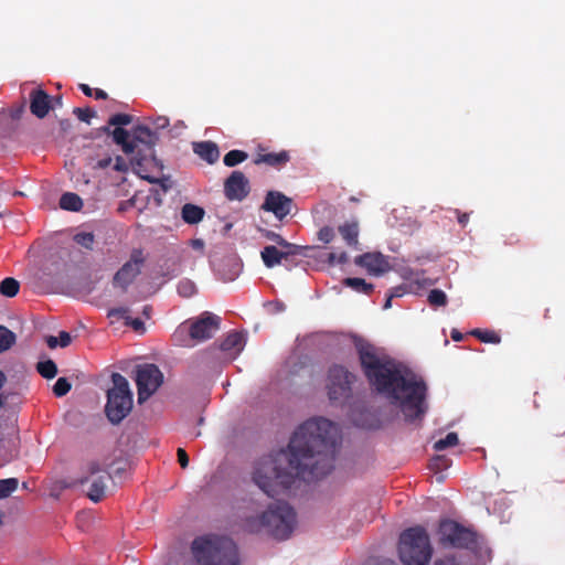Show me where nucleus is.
Wrapping results in <instances>:
<instances>
[{
	"label": "nucleus",
	"mask_w": 565,
	"mask_h": 565,
	"mask_svg": "<svg viewBox=\"0 0 565 565\" xmlns=\"http://www.w3.org/2000/svg\"><path fill=\"white\" fill-rule=\"evenodd\" d=\"M340 443L337 425L326 418H315L300 425L287 448L271 451L257 459L252 481L268 497L285 493L297 479L310 482L333 469Z\"/></svg>",
	"instance_id": "nucleus-1"
},
{
	"label": "nucleus",
	"mask_w": 565,
	"mask_h": 565,
	"mask_svg": "<svg viewBox=\"0 0 565 565\" xmlns=\"http://www.w3.org/2000/svg\"><path fill=\"white\" fill-rule=\"evenodd\" d=\"M356 348L372 386L398 407L407 422L420 419L427 412V386L422 377L370 343Z\"/></svg>",
	"instance_id": "nucleus-2"
},
{
	"label": "nucleus",
	"mask_w": 565,
	"mask_h": 565,
	"mask_svg": "<svg viewBox=\"0 0 565 565\" xmlns=\"http://www.w3.org/2000/svg\"><path fill=\"white\" fill-rule=\"evenodd\" d=\"M297 526V514L286 502L270 503L265 510L247 513L242 519V527L249 534L267 535L277 541H286Z\"/></svg>",
	"instance_id": "nucleus-3"
},
{
	"label": "nucleus",
	"mask_w": 565,
	"mask_h": 565,
	"mask_svg": "<svg viewBox=\"0 0 565 565\" xmlns=\"http://www.w3.org/2000/svg\"><path fill=\"white\" fill-rule=\"evenodd\" d=\"M192 552L201 565H241L238 547L230 537H198L192 543Z\"/></svg>",
	"instance_id": "nucleus-4"
},
{
	"label": "nucleus",
	"mask_w": 565,
	"mask_h": 565,
	"mask_svg": "<svg viewBox=\"0 0 565 565\" xmlns=\"http://www.w3.org/2000/svg\"><path fill=\"white\" fill-rule=\"evenodd\" d=\"M398 553L404 565H427L433 550L426 531L422 527L405 530L399 536Z\"/></svg>",
	"instance_id": "nucleus-5"
},
{
	"label": "nucleus",
	"mask_w": 565,
	"mask_h": 565,
	"mask_svg": "<svg viewBox=\"0 0 565 565\" xmlns=\"http://www.w3.org/2000/svg\"><path fill=\"white\" fill-rule=\"evenodd\" d=\"M113 387L107 392L105 412L113 424H119L132 408V393L125 376L114 373Z\"/></svg>",
	"instance_id": "nucleus-6"
},
{
	"label": "nucleus",
	"mask_w": 565,
	"mask_h": 565,
	"mask_svg": "<svg viewBox=\"0 0 565 565\" xmlns=\"http://www.w3.org/2000/svg\"><path fill=\"white\" fill-rule=\"evenodd\" d=\"M221 318L212 312H203L190 324L182 323L173 334L174 341L182 347H192L191 341L202 342L211 339L220 329Z\"/></svg>",
	"instance_id": "nucleus-7"
},
{
	"label": "nucleus",
	"mask_w": 565,
	"mask_h": 565,
	"mask_svg": "<svg viewBox=\"0 0 565 565\" xmlns=\"http://www.w3.org/2000/svg\"><path fill=\"white\" fill-rule=\"evenodd\" d=\"M109 480L110 476L106 469L98 461L93 460L87 462L79 483L87 486L86 494L92 501L99 502L106 494Z\"/></svg>",
	"instance_id": "nucleus-8"
},
{
	"label": "nucleus",
	"mask_w": 565,
	"mask_h": 565,
	"mask_svg": "<svg viewBox=\"0 0 565 565\" xmlns=\"http://www.w3.org/2000/svg\"><path fill=\"white\" fill-rule=\"evenodd\" d=\"M138 402L143 403L153 395L163 382V374L154 364L147 363L136 367Z\"/></svg>",
	"instance_id": "nucleus-9"
},
{
	"label": "nucleus",
	"mask_w": 565,
	"mask_h": 565,
	"mask_svg": "<svg viewBox=\"0 0 565 565\" xmlns=\"http://www.w3.org/2000/svg\"><path fill=\"white\" fill-rule=\"evenodd\" d=\"M439 534L441 542L452 547L471 548L476 544V534L451 520L440 523Z\"/></svg>",
	"instance_id": "nucleus-10"
},
{
	"label": "nucleus",
	"mask_w": 565,
	"mask_h": 565,
	"mask_svg": "<svg viewBox=\"0 0 565 565\" xmlns=\"http://www.w3.org/2000/svg\"><path fill=\"white\" fill-rule=\"evenodd\" d=\"M354 376L344 367L334 365L329 371L328 394L333 402L345 399L350 393V385Z\"/></svg>",
	"instance_id": "nucleus-11"
},
{
	"label": "nucleus",
	"mask_w": 565,
	"mask_h": 565,
	"mask_svg": "<svg viewBox=\"0 0 565 565\" xmlns=\"http://www.w3.org/2000/svg\"><path fill=\"white\" fill-rule=\"evenodd\" d=\"M143 263L142 253L135 250L128 260L115 275L114 284L122 289H126L134 279L139 275L141 265Z\"/></svg>",
	"instance_id": "nucleus-12"
},
{
	"label": "nucleus",
	"mask_w": 565,
	"mask_h": 565,
	"mask_svg": "<svg viewBox=\"0 0 565 565\" xmlns=\"http://www.w3.org/2000/svg\"><path fill=\"white\" fill-rule=\"evenodd\" d=\"M354 262L373 276H381L391 268L387 258L381 253H365L358 256Z\"/></svg>",
	"instance_id": "nucleus-13"
},
{
	"label": "nucleus",
	"mask_w": 565,
	"mask_h": 565,
	"mask_svg": "<svg viewBox=\"0 0 565 565\" xmlns=\"http://www.w3.org/2000/svg\"><path fill=\"white\" fill-rule=\"evenodd\" d=\"M249 191L248 180L241 171H233L224 184V192L227 199L242 201Z\"/></svg>",
	"instance_id": "nucleus-14"
},
{
	"label": "nucleus",
	"mask_w": 565,
	"mask_h": 565,
	"mask_svg": "<svg viewBox=\"0 0 565 565\" xmlns=\"http://www.w3.org/2000/svg\"><path fill=\"white\" fill-rule=\"evenodd\" d=\"M291 200L280 192L270 191L267 193L263 209L273 212L275 216L282 220L290 213Z\"/></svg>",
	"instance_id": "nucleus-15"
},
{
	"label": "nucleus",
	"mask_w": 565,
	"mask_h": 565,
	"mask_svg": "<svg viewBox=\"0 0 565 565\" xmlns=\"http://www.w3.org/2000/svg\"><path fill=\"white\" fill-rule=\"evenodd\" d=\"M242 271L241 262L234 257L230 256L222 260V263L217 266L216 273L223 281H233L238 277Z\"/></svg>",
	"instance_id": "nucleus-16"
},
{
	"label": "nucleus",
	"mask_w": 565,
	"mask_h": 565,
	"mask_svg": "<svg viewBox=\"0 0 565 565\" xmlns=\"http://www.w3.org/2000/svg\"><path fill=\"white\" fill-rule=\"evenodd\" d=\"M31 113L39 118H44L50 110V96L39 89L31 94Z\"/></svg>",
	"instance_id": "nucleus-17"
},
{
	"label": "nucleus",
	"mask_w": 565,
	"mask_h": 565,
	"mask_svg": "<svg viewBox=\"0 0 565 565\" xmlns=\"http://www.w3.org/2000/svg\"><path fill=\"white\" fill-rule=\"evenodd\" d=\"M290 254H294L292 249H287L286 252H282L279 250L276 246L268 245L265 246L260 252V257L266 267L273 268L279 265L281 260Z\"/></svg>",
	"instance_id": "nucleus-18"
},
{
	"label": "nucleus",
	"mask_w": 565,
	"mask_h": 565,
	"mask_svg": "<svg viewBox=\"0 0 565 565\" xmlns=\"http://www.w3.org/2000/svg\"><path fill=\"white\" fill-rule=\"evenodd\" d=\"M246 343L243 333L234 332L227 335L222 342L221 349L230 354L232 359L236 358L244 349Z\"/></svg>",
	"instance_id": "nucleus-19"
},
{
	"label": "nucleus",
	"mask_w": 565,
	"mask_h": 565,
	"mask_svg": "<svg viewBox=\"0 0 565 565\" xmlns=\"http://www.w3.org/2000/svg\"><path fill=\"white\" fill-rule=\"evenodd\" d=\"M193 151L207 163L212 164L220 158L217 146L212 141H201L193 143Z\"/></svg>",
	"instance_id": "nucleus-20"
},
{
	"label": "nucleus",
	"mask_w": 565,
	"mask_h": 565,
	"mask_svg": "<svg viewBox=\"0 0 565 565\" xmlns=\"http://www.w3.org/2000/svg\"><path fill=\"white\" fill-rule=\"evenodd\" d=\"M156 138V135L146 126H137L131 132V142H135L136 150L138 149L139 143H141L149 152H151Z\"/></svg>",
	"instance_id": "nucleus-21"
},
{
	"label": "nucleus",
	"mask_w": 565,
	"mask_h": 565,
	"mask_svg": "<svg viewBox=\"0 0 565 565\" xmlns=\"http://www.w3.org/2000/svg\"><path fill=\"white\" fill-rule=\"evenodd\" d=\"M204 215V209L192 203L184 204L181 210L182 220L191 225L200 223Z\"/></svg>",
	"instance_id": "nucleus-22"
},
{
	"label": "nucleus",
	"mask_w": 565,
	"mask_h": 565,
	"mask_svg": "<svg viewBox=\"0 0 565 565\" xmlns=\"http://www.w3.org/2000/svg\"><path fill=\"white\" fill-rule=\"evenodd\" d=\"M114 141L121 146L125 153L129 154L136 151L135 142H131V135L121 127H116L113 131Z\"/></svg>",
	"instance_id": "nucleus-23"
},
{
	"label": "nucleus",
	"mask_w": 565,
	"mask_h": 565,
	"mask_svg": "<svg viewBox=\"0 0 565 565\" xmlns=\"http://www.w3.org/2000/svg\"><path fill=\"white\" fill-rule=\"evenodd\" d=\"M60 206L66 211L77 212L82 209L83 201L76 193L66 192L60 199Z\"/></svg>",
	"instance_id": "nucleus-24"
},
{
	"label": "nucleus",
	"mask_w": 565,
	"mask_h": 565,
	"mask_svg": "<svg viewBox=\"0 0 565 565\" xmlns=\"http://www.w3.org/2000/svg\"><path fill=\"white\" fill-rule=\"evenodd\" d=\"M289 160V154L286 151H281L278 153H266L260 154L256 160L255 163H267L269 166H277L281 163H286Z\"/></svg>",
	"instance_id": "nucleus-25"
},
{
	"label": "nucleus",
	"mask_w": 565,
	"mask_h": 565,
	"mask_svg": "<svg viewBox=\"0 0 565 565\" xmlns=\"http://www.w3.org/2000/svg\"><path fill=\"white\" fill-rule=\"evenodd\" d=\"M339 232L349 245L358 244L359 227L356 223H345L339 226Z\"/></svg>",
	"instance_id": "nucleus-26"
},
{
	"label": "nucleus",
	"mask_w": 565,
	"mask_h": 565,
	"mask_svg": "<svg viewBox=\"0 0 565 565\" xmlns=\"http://www.w3.org/2000/svg\"><path fill=\"white\" fill-rule=\"evenodd\" d=\"M19 281L14 278L8 277L0 282V292L4 297H14L19 292Z\"/></svg>",
	"instance_id": "nucleus-27"
},
{
	"label": "nucleus",
	"mask_w": 565,
	"mask_h": 565,
	"mask_svg": "<svg viewBox=\"0 0 565 565\" xmlns=\"http://www.w3.org/2000/svg\"><path fill=\"white\" fill-rule=\"evenodd\" d=\"M19 487L17 478L0 479V500L9 498Z\"/></svg>",
	"instance_id": "nucleus-28"
},
{
	"label": "nucleus",
	"mask_w": 565,
	"mask_h": 565,
	"mask_svg": "<svg viewBox=\"0 0 565 565\" xmlns=\"http://www.w3.org/2000/svg\"><path fill=\"white\" fill-rule=\"evenodd\" d=\"M15 334L8 328L0 326V353L9 350L15 343Z\"/></svg>",
	"instance_id": "nucleus-29"
},
{
	"label": "nucleus",
	"mask_w": 565,
	"mask_h": 565,
	"mask_svg": "<svg viewBox=\"0 0 565 565\" xmlns=\"http://www.w3.org/2000/svg\"><path fill=\"white\" fill-rule=\"evenodd\" d=\"M344 285L352 288L353 290L362 294H370L373 290V285L367 284L362 278H347Z\"/></svg>",
	"instance_id": "nucleus-30"
},
{
	"label": "nucleus",
	"mask_w": 565,
	"mask_h": 565,
	"mask_svg": "<svg viewBox=\"0 0 565 565\" xmlns=\"http://www.w3.org/2000/svg\"><path fill=\"white\" fill-rule=\"evenodd\" d=\"M177 290L181 297L190 298L196 294L198 288L192 280L184 278L179 281Z\"/></svg>",
	"instance_id": "nucleus-31"
},
{
	"label": "nucleus",
	"mask_w": 565,
	"mask_h": 565,
	"mask_svg": "<svg viewBox=\"0 0 565 565\" xmlns=\"http://www.w3.org/2000/svg\"><path fill=\"white\" fill-rule=\"evenodd\" d=\"M459 443L457 433H448L445 438H440L434 444L436 451H443L449 447H454Z\"/></svg>",
	"instance_id": "nucleus-32"
},
{
	"label": "nucleus",
	"mask_w": 565,
	"mask_h": 565,
	"mask_svg": "<svg viewBox=\"0 0 565 565\" xmlns=\"http://www.w3.org/2000/svg\"><path fill=\"white\" fill-rule=\"evenodd\" d=\"M247 153L242 150H231L223 159L226 167H235L247 159Z\"/></svg>",
	"instance_id": "nucleus-33"
},
{
	"label": "nucleus",
	"mask_w": 565,
	"mask_h": 565,
	"mask_svg": "<svg viewBox=\"0 0 565 565\" xmlns=\"http://www.w3.org/2000/svg\"><path fill=\"white\" fill-rule=\"evenodd\" d=\"M36 369L45 379H53L57 373L56 364L52 360L39 362Z\"/></svg>",
	"instance_id": "nucleus-34"
},
{
	"label": "nucleus",
	"mask_w": 565,
	"mask_h": 565,
	"mask_svg": "<svg viewBox=\"0 0 565 565\" xmlns=\"http://www.w3.org/2000/svg\"><path fill=\"white\" fill-rule=\"evenodd\" d=\"M471 334L477 337L480 341L484 342V343H499L500 342V337L493 332V331H489V330H486V331H482L480 329H475L471 331Z\"/></svg>",
	"instance_id": "nucleus-35"
},
{
	"label": "nucleus",
	"mask_w": 565,
	"mask_h": 565,
	"mask_svg": "<svg viewBox=\"0 0 565 565\" xmlns=\"http://www.w3.org/2000/svg\"><path fill=\"white\" fill-rule=\"evenodd\" d=\"M428 302L431 306H445L447 303V296L440 289H433L428 294Z\"/></svg>",
	"instance_id": "nucleus-36"
},
{
	"label": "nucleus",
	"mask_w": 565,
	"mask_h": 565,
	"mask_svg": "<svg viewBox=\"0 0 565 565\" xmlns=\"http://www.w3.org/2000/svg\"><path fill=\"white\" fill-rule=\"evenodd\" d=\"M74 241L78 245H81L87 249H92L93 245H94V235L92 233H87V232L78 233L74 236Z\"/></svg>",
	"instance_id": "nucleus-37"
},
{
	"label": "nucleus",
	"mask_w": 565,
	"mask_h": 565,
	"mask_svg": "<svg viewBox=\"0 0 565 565\" xmlns=\"http://www.w3.org/2000/svg\"><path fill=\"white\" fill-rule=\"evenodd\" d=\"M71 387V383L65 377H60L53 386V392L56 396L61 397L66 395Z\"/></svg>",
	"instance_id": "nucleus-38"
},
{
	"label": "nucleus",
	"mask_w": 565,
	"mask_h": 565,
	"mask_svg": "<svg viewBox=\"0 0 565 565\" xmlns=\"http://www.w3.org/2000/svg\"><path fill=\"white\" fill-rule=\"evenodd\" d=\"M264 236L273 242H275L276 244L287 248V249H295L296 246L288 243L286 239L282 238L281 235H279L278 233H275L273 231H265L264 232Z\"/></svg>",
	"instance_id": "nucleus-39"
},
{
	"label": "nucleus",
	"mask_w": 565,
	"mask_h": 565,
	"mask_svg": "<svg viewBox=\"0 0 565 565\" xmlns=\"http://www.w3.org/2000/svg\"><path fill=\"white\" fill-rule=\"evenodd\" d=\"M132 121V117L127 114H116L110 117L109 125L111 126H127Z\"/></svg>",
	"instance_id": "nucleus-40"
},
{
	"label": "nucleus",
	"mask_w": 565,
	"mask_h": 565,
	"mask_svg": "<svg viewBox=\"0 0 565 565\" xmlns=\"http://www.w3.org/2000/svg\"><path fill=\"white\" fill-rule=\"evenodd\" d=\"M108 317L124 319L126 321L129 319V309L126 307L113 308L108 311Z\"/></svg>",
	"instance_id": "nucleus-41"
},
{
	"label": "nucleus",
	"mask_w": 565,
	"mask_h": 565,
	"mask_svg": "<svg viewBox=\"0 0 565 565\" xmlns=\"http://www.w3.org/2000/svg\"><path fill=\"white\" fill-rule=\"evenodd\" d=\"M74 114L81 121H85L87 124H89L90 118L95 116V111L89 108H75Z\"/></svg>",
	"instance_id": "nucleus-42"
},
{
	"label": "nucleus",
	"mask_w": 565,
	"mask_h": 565,
	"mask_svg": "<svg viewBox=\"0 0 565 565\" xmlns=\"http://www.w3.org/2000/svg\"><path fill=\"white\" fill-rule=\"evenodd\" d=\"M334 237V231L330 226L322 227L318 233V238L323 243H330Z\"/></svg>",
	"instance_id": "nucleus-43"
},
{
	"label": "nucleus",
	"mask_w": 565,
	"mask_h": 565,
	"mask_svg": "<svg viewBox=\"0 0 565 565\" xmlns=\"http://www.w3.org/2000/svg\"><path fill=\"white\" fill-rule=\"evenodd\" d=\"M448 466H449V460H448V459H446V458H445V457H443V456H437V457H435V458L431 460V462H430V468H431L433 470H436V471H437V470H441V469H444V468L446 469V468H448Z\"/></svg>",
	"instance_id": "nucleus-44"
},
{
	"label": "nucleus",
	"mask_w": 565,
	"mask_h": 565,
	"mask_svg": "<svg viewBox=\"0 0 565 565\" xmlns=\"http://www.w3.org/2000/svg\"><path fill=\"white\" fill-rule=\"evenodd\" d=\"M328 260L330 264H344L347 263L348 260V255L347 253L342 252L340 254H337V253H330L329 254V257H328Z\"/></svg>",
	"instance_id": "nucleus-45"
},
{
	"label": "nucleus",
	"mask_w": 565,
	"mask_h": 565,
	"mask_svg": "<svg viewBox=\"0 0 565 565\" xmlns=\"http://www.w3.org/2000/svg\"><path fill=\"white\" fill-rule=\"evenodd\" d=\"M126 324L131 326L132 329L137 332H143L145 330L143 322L139 318L132 319L129 316V319L126 320Z\"/></svg>",
	"instance_id": "nucleus-46"
},
{
	"label": "nucleus",
	"mask_w": 565,
	"mask_h": 565,
	"mask_svg": "<svg viewBox=\"0 0 565 565\" xmlns=\"http://www.w3.org/2000/svg\"><path fill=\"white\" fill-rule=\"evenodd\" d=\"M75 183H76V186H77L78 189H82L83 186H87V185H89V184H90V179H89V177H88L86 173L81 172V173H78V175L76 177V179H75Z\"/></svg>",
	"instance_id": "nucleus-47"
},
{
	"label": "nucleus",
	"mask_w": 565,
	"mask_h": 565,
	"mask_svg": "<svg viewBox=\"0 0 565 565\" xmlns=\"http://www.w3.org/2000/svg\"><path fill=\"white\" fill-rule=\"evenodd\" d=\"M113 169L118 172H126L128 170V164L120 156H117L113 164Z\"/></svg>",
	"instance_id": "nucleus-48"
},
{
	"label": "nucleus",
	"mask_w": 565,
	"mask_h": 565,
	"mask_svg": "<svg viewBox=\"0 0 565 565\" xmlns=\"http://www.w3.org/2000/svg\"><path fill=\"white\" fill-rule=\"evenodd\" d=\"M179 463L182 468L189 466V457L183 448H179L177 451Z\"/></svg>",
	"instance_id": "nucleus-49"
},
{
	"label": "nucleus",
	"mask_w": 565,
	"mask_h": 565,
	"mask_svg": "<svg viewBox=\"0 0 565 565\" xmlns=\"http://www.w3.org/2000/svg\"><path fill=\"white\" fill-rule=\"evenodd\" d=\"M57 340H58V344L62 348H66L71 343L72 338H71L68 332L61 331L60 334H58V339Z\"/></svg>",
	"instance_id": "nucleus-50"
},
{
	"label": "nucleus",
	"mask_w": 565,
	"mask_h": 565,
	"mask_svg": "<svg viewBox=\"0 0 565 565\" xmlns=\"http://www.w3.org/2000/svg\"><path fill=\"white\" fill-rule=\"evenodd\" d=\"M153 125L157 129H164L169 125V119L164 116H159L154 119Z\"/></svg>",
	"instance_id": "nucleus-51"
},
{
	"label": "nucleus",
	"mask_w": 565,
	"mask_h": 565,
	"mask_svg": "<svg viewBox=\"0 0 565 565\" xmlns=\"http://www.w3.org/2000/svg\"><path fill=\"white\" fill-rule=\"evenodd\" d=\"M113 163V159L110 157L100 159L93 167L94 169H106Z\"/></svg>",
	"instance_id": "nucleus-52"
},
{
	"label": "nucleus",
	"mask_w": 565,
	"mask_h": 565,
	"mask_svg": "<svg viewBox=\"0 0 565 565\" xmlns=\"http://www.w3.org/2000/svg\"><path fill=\"white\" fill-rule=\"evenodd\" d=\"M190 245H191V247H192L193 249H195V250H198V252H201V253H202V252H203V249H204V245H205V244H204V241H203V239H201V238H194V239H192V241H191Z\"/></svg>",
	"instance_id": "nucleus-53"
},
{
	"label": "nucleus",
	"mask_w": 565,
	"mask_h": 565,
	"mask_svg": "<svg viewBox=\"0 0 565 565\" xmlns=\"http://www.w3.org/2000/svg\"><path fill=\"white\" fill-rule=\"evenodd\" d=\"M435 565H459L455 558L452 557H446L443 559L436 561Z\"/></svg>",
	"instance_id": "nucleus-54"
},
{
	"label": "nucleus",
	"mask_w": 565,
	"mask_h": 565,
	"mask_svg": "<svg viewBox=\"0 0 565 565\" xmlns=\"http://www.w3.org/2000/svg\"><path fill=\"white\" fill-rule=\"evenodd\" d=\"M46 344L49 348L54 349L58 345V340L56 337L50 335L46 338Z\"/></svg>",
	"instance_id": "nucleus-55"
},
{
	"label": "nucleus",
	"mask_w": 565,
	"mask_h": 565,
	"mask_svg": "<svg viewBox=\"0 0 565 565\" xmlns=\"http://www.w3.org/2000/svg\"><path fill=\"white\" fill-rule=\"evenodd\" d=\"M79 89L86 95L92 96L93 89L87 84H79Z\"/></svg>",
	"instance_id": "nucleus-56"
},
{
	"label": "nucleus",
	"mask_w": 565,
	"mask_h": 565,
	"mask_svg": "<svg viewBox=\"0 0 565 565\" xmlns=\"http://www.w3.org/2000/svg\"><path fill=\"white\" fill-rule=\"evenodd\" d=\"M462 338H463L462 333H461V332H459L458 330L454 329V330L451 331V339H452L454 341H457V342H458V341H461V340H462Z\"/></svg>",
	"instance_id": "nucleus-57"
},
{
	"label": "nucleus",
	"mask_w": 565,
	"mask_h": 565,
	"mask_svg": "<svg viewBox=\"0 0 565 565\" xmlns=\"http://www.w3.org/2000/svg\"><path fill=\"white\" fill-rule=\"evenodd\" d=\"M469 220V214L467 213H462V214H459L458 215V222L461 224V225H466L467 222Z\"/></svg>",
	"instance_id": "nucleus-58"
},
{
	"label": "nucleus",
	"mask_w": 565,
	"mask_h": 565,
	"mask_svg": "<svg viewBox=\"0 0 565 565\" xmlns=\"http://www.w3.org/2000/svg\"><path fill=\"white\" fill-rule=\"evenodd\" d=\"M106 97H107V94L103 89H96L95 90V98L96 99H105Z\"/></svg>",
	"instance_id": "nucleus-59"
},
{
	"label": "nucleus",
	"mask_w": 565,
	"mask_h": 565,
	"mask_svg": "<svg viewBox=\"0 0 565 565\" xmlns=\"http://www.w3.org/2000/svg\"><path fill=\"white\" fill-rule=\"evenodd\" d=\"M404 294V290L402 287H397L393 290V292L391 294L392 297H401L403 296Z\"/></svg>",
	"instance_id": "nucleus-60"
},
{
	"label": "nucleus",
	"mask_w": 565,
	"mask_h": 565,
	"mask_svg": "<svg viewBox=\"0 0 565 565\" xmlns=\"http://www.w3.org/2000/svg\"><path fill=\"white\" fill-rule=\"evenodd\" d=\"M392 299H393V297H392V296H390V297L386 299V301H385V303H384V306H383V308H384L385 310H386V309H388V308H391V306H392Z\"/></svg>",
	"instance_id": "nucleus-61"
},
{
	"label": "nucleus",
	"mask_w": 565,
	"mask_h": 565,
	"mask_svg": "<svg viewBox=\"0 0 565 565\" xmlns=\"http://www.w3.org/2000/svg\"><path fill=\"white\" fill-rule=\"evenodd\" d=\"M150 310H151V308L148 306H146L143 308V315L146 316V318H150Z\"/></svg>",
	"instance_id": "nucleus-62"
},
{
	"label": "nucleus",
	"mask_w": 565,
	"mask_h": 565,
	"mask_svg": "<svg viewBox=\"0 0 565 565\" xmlns=\"http://www.w3.org/2000/svg\"><path fill=\"white\" fill-rule=\"evenodd\" d=\"M276 307H277V310H278V311H282V310H285V305H284V303L277 302V303H276Z\"/></svg>",
	"instance_id": "nucleus-63"
},
{
	"label": "nucleus",
	"mask_w": 565,
	"mask_h": 565,
	"mask_svg": "<svg viewBox=\"0 0 565 565\" xmlns=\"http://www.w3.org/2000/svg\"><path fill=\"white\" fill-rule=\"evenodd\" d=\"M380 565H395V564L392 561L386 559V561L382 562Z\"/></svg>",
	"instance_id": "nucleus-64"
}]
</instances>
